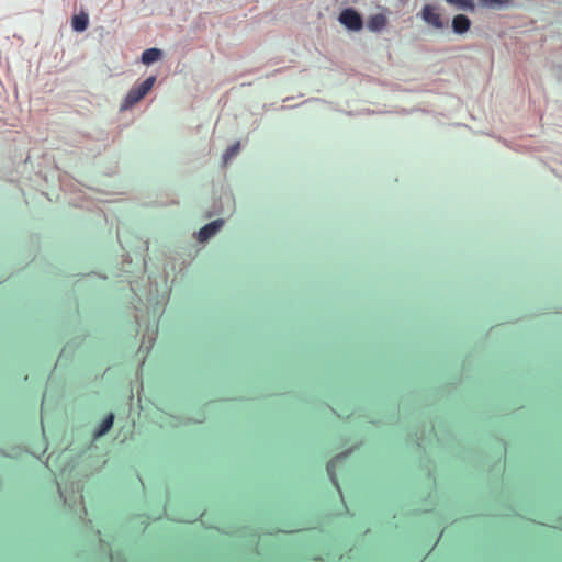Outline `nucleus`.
<instances>
[{
    "label": "nucleus",
    "mask_w": 562,
    "mask_h": 562,
    "mask_svg": "<svg viewBox=\"0 0 562 562\" xmlns=\"http://www.w3.org/2000/svg\"><path fill=\"white\" fill-rule=\"evenodd\" d=\"M157 78L156 76L147 77L142 83L136 87H133L126 94L121 110H127L138 103L154 87Z\"/></svg>",
    "instance_id": "nucleus-1"
},
{
    "label": "nucleus",
    "mask_w": 562,
    "mask_h": 562,
    "mask_svg": "<svg viewBox=\"0 0 562 562\" xmlns=\"http://www.w3.org/2000/svg\"><path fill=\"white\" fill-rule=\"evenodd\" d=\"M338 21L348 30L358 32L363 27L362 15L353 8L344 9L338 16Z\"/></svg>",
    "instance_id": "nucleus-2"
},
{
    "label": "nucleus",
    "mask_w": 562,
    "mask_h": 562,
    "mask_svg": "<svg viewBox=\"0 0 562 562\" xmlns=\"http://www.w3.org/2000/svg\"><path fill=\"white\" fill-rule=\"evenodd\" d=\"M419 14L425 23L435 29L440 30L446 26V22L442 20L441 15L436 12V8L431 4H425Z\"/></svg>",
    "instance_id": "nucleus-3"
},
{
    "label": "nucleus",
    "mask_w": 562,
    "mask_h": 562,
    "mask_svg": "<svg viewBox=\"0 0 562 562\" xmlns=\"http://www.w3.org/2000/svg\"><path fill=\"white\" fill-rule=\"evenodd\" d=\"M224 225V220L218 218L205 224L196 234V238L200 243L207 241L213 237Z\"/></svg>",
    "instance_id": "nucleus-4"
},
{
    "label": "nucleus",
    "mask_w": 562,
    "mask_h": 562,
    "mask_svg": "<svg viewBox=\"0 0 562 562\" xmlns=\"http://www.w3.org/2000/svg\"><path fill=\"white\" fill-rule=\"evenodd\" d=\"M471 24L472 22L470 18L465 14L460 13L452 19L451 29L453 33L458 35H463L470 30Z\"/></svg>",
    "instance_id": "nucleus-5"
},
{
    "label": "nucleus",
    "mask_w": 562,
    "mask_h": 562,
    "mask_svg": "<svg viewBox=\"0 0 562 562\" xmlns=\"http://www.w3.org/2000/svg\"><path fill=\"white\" fill-rule=\"evenodd\" d=\"M387 24L386 15L382 13L373 14L367 22V27L370 32L380 33Z\"/></svg>",
    "instance_id": "nucleus-6"
},
{
    "label": "nucleus",
    "mask_w": 562,
    "mask_h": 562,
    "mask_svg": "<svg viewBox=\"0 0 562 562\" xmlns=\"http://www.w3.org/2000/svg\"><path fill=\"white\" fill-rule=\"evenodd\" d=\"M481 7L492 10H504L515 7V0H479Z\"/></svg>",
    "instance_id": "nucleus-7"
},
{
    "label": "nucleus",
    "mask_w": 562,
    "mask_h": 562,
    "mask_svg": "<svg viewBox=\"0 0 562 562\" xmlns=\"http://www.w3.org/2000/svg\"><path fill=\"white\" fill-rule=\"evenodd\" d=\"M162 58V50L157 47H150L142 53L140 61L146 65H153Z\"/></svg>",
    "instance_id": "nucleus-8"
},
{
    "label": "nucleus",
    "mask_w": 562,
    "mask_h": 562,
    "mask_svg": "<svg viewBox=\"0 0 562 562\" xmlns=\"http://www.w3.org/2000/svg\"><path fill=\"white\" fill-rule=\"evenodd\" d=\"M89 26V15L85 12H80L72 16L71 27L75 32H85Z\"/></svg>",
    "instance_id": "nucleus-9"
},
{
    "label": "nucleus",
    "mask_w": 562,
    "mask_h": 562,
    "mask_svg": "<svg viewBox=\"0 0 562 562\" xmlns=\"http://www.w3.org/2000/svg\"><path fill=\"white\" fill-rule=\"evenodd\" d=\"M448 4L459 11L473 13L476 9L474 0H445Z\"/></svg>",
    "instance_id": "nucleus-10"
},
{
    "label": "nucleus",
    "mask_w": 562,
    "mask_h": 562,
    "mask_svg": "<svg viewBox=\"0 0 562 562\" xmlns=\"http://www.w3.org/2000/svg\"><path fill=\"white\" fill-rule=\"evenodd\" d=\"M113 423H114V415L111 413L102 420V423L100 424V426L98 427V429L94 432V437L100 438V437L104 436L105 434H108V431L112 428Z\"/></svg>",
    "instance_id": "nucleus-11"
},
{
    "label": "nucleus",
    "mask_w": 562,
    "mask_h": 562,
    "mask_svg": "<svg viewBox=\"0 0 562 562\" xmlns=\"http://www.w3.org/2000/svg\"><path fill=\"white\" fill-rule=\"evenodd\" d=\"M337 460L338 459H330L327 464H326V470H327V473L330 477V481L331 483L335 485V487L338 490L339 494L341 495V491H340V487H339V484H338V480L336 477V474H335V469H336V465H337Z\"/></svg>",
    "instance_id": "nucleus-12"
},
{
    "label": "nucleus",
    "mask_w": 562,
    "mask_h": 562,
    "mask_svg": "<svg viewBox=\"0 0 562 562\" xmlns=\"http://www.w3.org/2000/svg\"><path fill=\"white\" fill-rule=\"evenodd\" d=\"M240 150V143L236 142L229 146L223 154V164L227 165Z\"/></svg>",
    "instance_id": "nucleus-13"
},
{
    "label": "nucleus",
    "mask_w": 562,
    "mask_h": 562,
    "mask_svg": "<svg viewBox=\"0 0 562 562\" xmlns=\"http://www.w3.org/2000/svg\"><path fill=\"white\" fill-rule=\"evenodd\" d=\"M335 457H337V458H340V457H348V454H347V453H339V454H336Z\"/></svg>",
    "instance_id": "nucleus-14"
},
{
    "label": "nucleus",
    "mask_w": 562,
    "mask_h": 562,
    "mask_svg": "<svg viewBox=\"0 0 562 562\" xmlns=\"http://www.w3.org/2000/svg\"><path fill=\"white\" fill-rule=\"evenodd\" d=\"M165 301V294L161 295V300L158 303H162Z\"/></svg>",
    "instance_id": "nucleus-15"
},
{
    "label": "nucleus",
    "mask_w": 562,
    "mask_h": 562,
    "mask_svg": "<svg viewBox=\"0 0 562 562\" xmlns=\"http://www.w3.org/2000/svg\"><path fill=\"white\" fill-rule=\"evenodd\" d=\"M58 490H59V494H60V496H63V491H61V488H60V486H59V485H58Z\"/></svg>",
    "instance_id": "nucleus-16"
},
{
    "label": "nucleus",
    "mask_w": 562,
    "mask_h": 562,
    "mask_svg": "<svg viewBox=\"0 0 562 562\" xmlns=\"http://www.w3.org/2000/svg\"><path fill=\"white\" fill-rule=\"evenodd\" d=\"M128 284H131V289L134 290V288L132 286V281L127 280Z\"/></svg>",
    "instance_id": "nucleus-17"
}]
</instances>
